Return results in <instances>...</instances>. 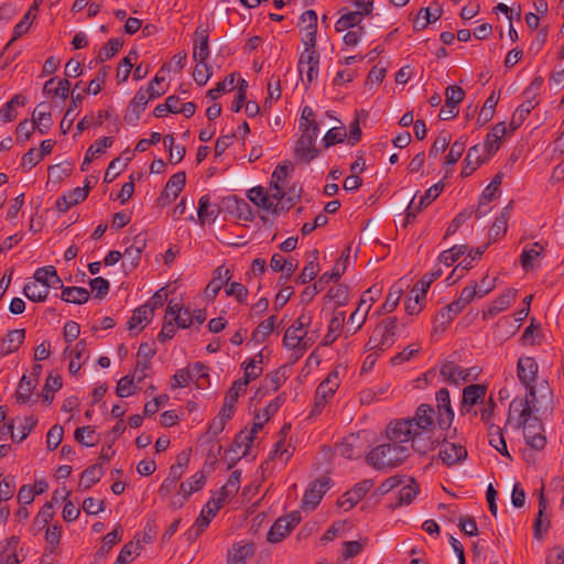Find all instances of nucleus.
Instances as JSON below:
<instances>
[{
  "mask_svg": "<svg viewBox=\"0 0 564 564\" xmlns=\"http://www.w3.org/2000/svg\"><path fill=\"white\" fill-rule=\"evenodd\" d=\"M497 104H498V98L495 96V94H491L486 99V101L478 115V118H477L478 126H484L492 119Z\"/></svg>",
  "mask_w": 564,
  "mask_h": 564,
  "instance_id": "0e129e2a",
  "label": "nucleus"
},
{
  "mask_svg": "<svg viewBox=\"0 0 564 564\" xmlns=\"http://www.w3.org/2000/svg\"><path fill=\"white\" fill-rule=\"evenodd\" d=\"M372 290L369 289L365 292V294L362 295V297L360 299L359 301V304H358V307L351 313V315L349 316V319H348V328H347V332L350 333V334H355L357 333L361 326L364 325V323L366 322V318H367V314L370 310V305H367V307L365 308L364 312H361V305H365L366 304V299L365 296L369 293H371Z\"/></svg>",
  "mask_w": 564,
  "mask_h": 564,
  "instance_id": "72a5a7b5",
  "label": "nucleus"
},
{
  "mask_svg": "<svg viewBox=\"0 0 564 564\" xmlns=\"http://www.w3.org/2000/svg\"><path fill=\"white\" fill-rule=\"evenodd\" d=\"M186 182L185 172H177L173 174L165 184L161 195L156 199V205L164 207L174 200L183 191Z\"/></svg>",
  "mask_w": 564,
  "mask_h": 564,
  "instance_id": "ddd939ff",
  "label": "nucleus"
},
{
  "mask_svg": "<svg viewBox=\"0 0 564 564\" xmlns=\"http://www.w3.org/2000/svg\"><path fill=\"white\" fill-rule=\"evenodd\" d=\"M263 427V422H253L250 431H240L232 443V446L229 452L236 453L237 448L245 447L242 456H247L248 451L252 446L253 440L257 433Z\"/></svg>",
  "mask_w": 564,
  "mask_h": 564,
  "instance_id": "393cba45",
  "label": "nucleus"
},
{
  "mask_svg": "<svg viewBox=\"0 0 564 564\" xmlns=\"http://www.w3.org/2000/svg\"><path fill=\"white\" fill-rule=\"evenodd\" d=\"M438 445H441L438 457L447 466L456 465L467 457V449L463 445L447 442L446 438Z\"/></svg>",
  "mask_w": 564,
  "mask_h": 564,
  "instance_id": "f3484780",
  "label": "nucleus"
},
{
  "mask_svg": "<svg viewBox=\"0 0 564 564\" xmlns=\"http://www.w3.org/2000/svg\"><path fill=\"white\" fill-rule=\"evenodd\" d=\"M240 478H241L240 470L232 471V474L229 476L227 482L218 491V494H217L218 497L215 498V500L218 501L220 505H224V502L229 497H234L239 490Z\"/></svg>",
  "mask_w": 564,
  "mask_h": 564,
  "instance_id": "a19ab883",
  "label": "nucleus"
},
{
  "mask_svg": "<svg viewBox=\"0 0 564 564\" xmlns=\"http://www.w3.org/2000/svg\"><path fill=\"white\" fill-rule=\"evenodd\" d=\"M357 437L350 435L345 438L337 447L339 454L348 459H355L361 456V451L356 449Z\"/></svg>",
  "mask_w": 564,
  "mask_h": 564,
  "instance_id": "680f3d73",
  "label": "nucleus"
},
{
  "mask_svg": "<svg viewBox=\"0 0 564 564\" xmlns=\"http://www.w3.org/2000/svg\"><path fill=\"white\" fill-rule=\"evenodd\" d=\"M306 332L303 335H299L296 330L289 327L283 336V345L289 349H306L307 341L305 340Z\"/></svg>",
  "mask_w": 564,
  "mask_h": 564,
  "instance_id": "6e6d98bb",
  "label": "nucleus"
},
{
  "mask_svg": "<svg viewBox=\"0 0 564 564\" xmlns=\"http://www.w3.org/2000/svg\"><path fill=\"white\" fill-rule=\"evenodd\" d=\"M409 485H404L398 495V502L392 505L391 508L395 509L402 505H410L419 492V486L413 478H410Z\"/></svg>",
  "mask_w": 564,
  "mask_h": 564,
  "instance_id": "5fc2aeb1",
  "label": "nucleus"
},
{
  "mask_svg": "<svg viewBox=\"0 0 564 564\" xmlns=\"http://www.w3.org/2000/svg\"><path fill=\"white\" fill-rule=\"evenodd\" d=\"M112 143H113L112 138L104 137V138L99 139L97 142H95L94 144H91L85 154L80 170L86 171L88 169V165L93 162V160L98 154L104 153L107 148L112 145Z\"/></svg>",
  "mask_w": 564,
  "mask_h": 564,
  "instance_id": "79ce46f5",
  "label": "nucleus"
},
{
  "mask_svg": "<svg viewBox=\"0 0 564 564\" xmlns=\"http://www.w3.org/2000/svg\"><path fill=\"white\" fill-rule=\"evenodd\" d=\"M284 380L285 372L282 368H279L265 376L263 380V389L265 391H276Z\"/></svg>",
  "mask_w": 564,
  "mask_h": 564,
  "instance_id": "774afa93",
  "label": "nucleus"
},
{
  "mask_svg": "<svg viewBox=\"0 0 564 564\" xmlns=\"http://www.w3.org/2000/svg\"><path fill=\"white\" fill-rule=\"evenodd\" d=\"M223 208L230 215L245 221H252L254 216L250 205L237 195H229L221 200Z\"/></svg>",
  "mask_w": 564,
  "mask_h": 564,
  "instance_id": "4468645a",
  "label": "nucleus"
},
{
  "mask_svg": "<svg viewBox=\"0 0 564 564\" xmlns=\"http://www.w3.org/2000/svg\"><path fill=\"white\" fill-rule=\"evenodd\" d=\"M442 15V9L435 8L432 12L430 8H421L416 19L414 20V25L419 30L425 29L430 23L437 21Z\"/></svg>",
  "mask_w": 564,
  "mask_h": 564,
  "instance_id": "864d4df0",
  "label": "nucleus"
},
{
  "mask_svg": "<svg viewBox=\"0 0 564 564\" xmlns=\"http://www.w3.org/2000/svg\"><path fill=\"white\" fill-rule=\"evenodd\" d=\"M467 250H468V247L466 245L454 246V247L443 251L440 254L438 260L441 263H444L445 265L449 267L455 261H457L459 259V257L465 254Z\"/></svg>",
  "mask_w": 564,
  "mask_h": 564,
  "instance_id": "338daca9",
  "label": "nucleus"
},
{
  "mask_svg": "<svg viewBox=\"0 0 564 564\" xmlns=\"http://www.w3.org/2000/svg\"><path fill=\"white\" fill-rule=\"evenodd\" d=\"M442 274L443 270L440 267L435 268L432 272L424 274L422 279L414 285L411 291V295L406 299L405 302V311L408 314L414 315L421 312L423 307L422 302L425 300L427 290L430 289L431 284Z\"/></svg>",
  "mask_w": 564,
  "mask_h": 564,
  "instance_id": "6e6552de",
  "label": "nucleus"
},
{
  "mask_svg": "<svg viewBox=\"0 0 564 564\" xmlns=\"http://www.w3.org/2000/svg\"><path fill=\"white\" fill-rule=\"evenodd\" d=\"M507 128L505 122L497 123L492 130L487 134L484 144V151L488 156H491L501 145V139L506 135Z\"/></svg>",
  "mask_w": 564,
  "mask_h": 564,
  "instance_id": "473e14b6",
  "label": "nucleus"
},
{
  "mask_svg": "<svg viewBox=\"0 0 564 564\" xmlns=\"http://www.w3.org/2000/svg\"><path fill=\"white\" fill-rule=\"evenodd\" d=\"M406 422H394L387 426V442L373 447L367 455V463L378 470L402 465L410 456Z\"/></svg>",
  "mask_w": 564,
  "mask_h": 564,
  "instance_id": "f257e3e1",
  "label": "nucleus"
},
{
  "mask_svg": "<svg viewBox=\"0 0 564 564\" xmlns=\"http://www.w3.org/2000/svg\"><path fill=\"white\" fill-rule=\"evenodd\" d=\"M221 507L223 505L216 501L215 498H212L202 509L198 518L195 520V523L205 530Z\"/></svg>",
  "mask_w": 564,
  "mask_h": 564,
  "instance_id": "de8ad7c7",
  "label": "nucleus"
},
{
  "mask_svg": "<svg viewBox=\"0 0 564 564\" xmlns=\"http://www.w3.org/2000/svg\"><path fill=\"white\" fill-rule=\"evenodd\" d=\"M247 197L258 207L263 210L271 212L274 206L273 202H271V196H269V192L264 189L262 186H256L248 191Z\"/></svg>",
  "mask_w": 564,
  "mask_h": 564,
  "instance_id": "37998d69",
  "label": "nucleus"
},
{
  "mask_svg": "<svg viewBox=\"0 0 564 564\" xmlns=\"http://www.w3.org/2000/svg\"><path fill=\"white\" fill-rule=\"evenodd\" d=\"M534 248L528 249L524 248L520 256V262L523 270L528 271L533 268L532 261L541 256L544 251V247L540 242L533 243Z\"/></svg>",
  "mask_w": 564,
  "mask_h": 564,
  "instance_id": "4d7b16f0",
  "label": "nucleus"
},
{
  "mask_svg": "<svg viewBox=\"0 0 564 564\" xmlns=\"http://www.w3.org/2000/svg\"><path fill=\"white\" fill-rule=\"evenodd\" d=\"M528 390V395L522 400L514 399L509 406L507 423L512 420V412H520V416L535 415L547 417L554 410L553 392L549 384L541 383Z\"/></svg>",
  "mask_w": 564,
  "mask_h": 564,
  "instance_id": "f03ea898",
  "label": "nucleus"
},
{
  "mask_svg": "<svg viewBox=\"0 0 564 564\" xmlns=\"http://www.w3.org/2000/svg\"><path fill=\"white\" fill-rule=\"evenodd\" d=\"M32 122L41 134H45L53 121L48 107L45 104H40L35 107L32 113Z\"/></svg>",
  "mask_w": 564,
  "mask_h": 564,
  "instance_id": "c9c22d12",
  "label": "nucleus"
},
{
  "mask_svg": "<svg viewBox=\"0 0 564 564\" xmlns=\"http://www.w3.org/2000/svg\"><path fill=\"white\" fill-rule=\"evenodd\" d=\"M62 388V378L57 376H53L52 373L48 376L43 391L42 399L46 404H51L54 399V392L58 391Z\"/></svg>",
  "mask_w": 564,
  "mask_h": 564,
  "instance_id": "bf43d9fd",
  "label": "nucleus"
},
{
  "mask_svg": "<svg viewBox=\"0 0 564 564\" xmlns=\"http://www.w3.org/2000/svg\"><path fill=\"white\" fill-rule=\"evenodd\" d=\"M25 338V329H13L8 332L3 338V344L7 345L6 349H1L2 355L11 354L19 349Z\"/></svg>",
  "mask_w": 564,
  "mask_h": 564,
  "instance_id": "3c124183",
  "label": "nucleus"
},
{
  "mask_svg": "<svg viewBox=\"0 0 564 564\" xmlns=\"http://www.w3.org/2000/svg\"><path fill=\"white\" fill-rule=\"evenodd\" d=\"M123 40L120 37H115L109 40L106 45L99 51V55L97 57L98 63H102L107 59L113 57L122 47Z\"/></svg>",
  "mask_w": 564,
  "mask_h": 564,
  "instance_id": "e2e57ef3",
  "label": "nucleus"
},
{
  "mask_svg": "<svg viewBox=\"0 0 564 564\" xmlns=\"http://www.w3.org/2000/svg\"><path fill=\"white\" fill-rule=\"evenodd\" d=\"M275 315L262 321L252 333V340L256 343H263L264 339L273 332Z\"/></svg>",
  "mask_w": 564,
  "mask_h": 564,
  "instance_id": "052dcab7",
  "label": "nucleus"
},
{
  "mask_svg": "<svg viewBox=\"0 0 564 564\" xmlns=\"http://www.w3.org/2000/svg\"><path fill=\"white\" fill-rule=\"evenodd\" d=\"M102 475L104 471L100 465L96 464L87 467L82 474V478L78 484L79 489L88 490L100 480Z\"/></svg>",
  "mask_w": 564,
  "mask_h": 564,
  "instance_id": "49530a36",
  "label": "nucleus"
},
{
  "mask_svg": "<svg viewBox=\"0 0 564 564\" xmlns=\"http://www.w3.org/2000/svg\"><path fill=\"white\" fill-rule=\"evenodd\" d=\"M373 481L371 479H365L354 486L352 489L348 490L341 500H338V505L343 508L351 509L357 502L362 499L366 494L371 489Z\"/></svg>",
  "mask_w": 564,
  "mask_h": 564,
  "instance_id": "412c9836",
  "label": "nucleus"
},
{
  "mask_svg": "<svg viewBox=\"0 0 564 564\" xmlns=\"http://www.w3.org/2000/svg\"><path fill=\"white\" fill-rule=\"evenodd\" d=\"M301 519L300 511H292L286 517H280L268 531L267 541L270 543L281 542L301 522Z\"/></svg>",
  "mask_w": 564,
  "mask_h": 564,
  "instance_id": "9d476101",
  "label": "nucleus"
},
{
  "mask_svg": "<svg viewBox=\"0 0 564 564\" xmlns=\"http://www.w3.org/2000/svg\"><path fill=\"white\" fill-rule=\"evenodd\" d=\"M62 290L61 300L66 303L73 304H85L88 302L90 294L89 292L82 286H64L59 288Z\"/></svg>",
  "mask_w": 564,
  "mask_h": 564,
  "instance_id": "58836bf2",
  "label": "nucleus"
},
{
  "mask_svg": "<svg viewBox=\"0 0 564 564\" xmlns=\"http://www.w3.org/2000/svg\"><path fill=\"white\" fill-rule=\"evenodd\" d=\"M36 383L31 379V377L23 375L20 379L15 399L18 403H36L37 398H33V390L35 389Z\"/></svg>",
  "mask_w": 564,
  "mask_h": 564,
  "instance_id": "f704fd0d",
  "label": "nucleus"
},
{
  "mask_svg": "<svg viewBox=\"0 0 564 564\" xmlns=\"http://www.w3.org/2000/svg\"><path fill=\"white\" fill-rule=\"evenodd\" d=\"M517 291L508 289L497 300H495L487 310L482 311V318L488 319L505 311L516 299Z\"/></svg>",
  "mask_w": 564,
  "mask_h": 564,
  "instance_id": "c85d7f7f",
  "label": "nucleus"
},
{
  "mask_svg": "<svg viewBox=\"0 0 564 564\" xmlns=\"http://www.w3.org/2000/svg\"><path fill=\"white\" fill-rule=\"evenodd\" d=\"M362 19L364 13L359 9L346 12L337 20L335 29L337 32H344L350 28L359 25Z\"/></svg>",
  "mask_w": 564,
  "mask_h": 564,
  "instance_id": "8fccbe9b",
  "label": "nucleus"
},
{
  "mask_svg": "<svg viewBox=\"0 0 564 564\" xmlns=\"http://www.w3.org/2000/svg\"><path fill=\"white\" fill-rule=\"evenodd\" d=\"M397 317L391 316L377 324L366 345L368 350L383 351L394 344L397 335Z\"/></svg>",
  "mask_w": 564,
  "mask_h": 564,
  "instance_id": "0eeeda50",
  "label": "nucleus"
},
{
  "mask_svg": "<svg viewBox=\"0 0 564 564\" xmlns=\"http://www.w3.org/2000/svg\"><path fill=\"white\" fill-rule=\"evenodd\" d=\"M350 256V246H348L341 253L340 258L337 260L335 265H333V270L330 273H324L318 280V283H329L330 281H338L339 278L344 274L347 261Z\"/></svg>",
  "mask_w": 564,
  "mask_h": 564,
  "instance_id": "ea45409f",
  "label": "nucleus"
},
{
  "mask_svg": "<svg viewBox=\"0 0 564 564\" xmlns=\"http://www.w3.org/2000/svg\"><path fill=\"white\" fill-rule=\"evenodd\" d=\"M162 82H164V77L155 75L153 80L150 83L148 89L144 90L143 88H140L135 93L134 97L131 99L129 105L143 112L149 100L158 98L165 94V90H163V89L153 88V83H162Z\"/></svg>",
  "mask_w": 564,
  "mask_h": 564,
  "instance_id": "a211bd4d",
  "label": "nucleus"
},
{
  "mask_svg": "<svg viewBox=\"0 0 564 564\" xmlns=\"http://www.w3.org/2000/svg\"><path fill=\"white\" fill-rule=\"evenodd\" d=\"M206 482V475L203 470L197 471L191 478L183 481L180 486V494L182 495V500L178 502H173L175 506L181 507L183 505V500L187 499L192 494L200 490Z\"/></svg>",
  "mask_w": 564,
  "mask_h": 564,
  "instance_id": "bb28decb",
  "label": "nucleus"
},
{
  "mask_svg": "<svg viewBox=\"0 0 564 564\" xmlns=\"http://www.w3.org/2000/svg\"><path fill=\"white\" fill-rule=\"evenodd\" d=\"M317 13L314 10H306L300 17V28L305 33L302 41H316Z\"/></svg>",
  "mask_w": 564,
  "mask_h": 564,
  "instance_id": "7c9ffc66",
  "label": "nucleus"
},
{
  "mask_svg": "<svg viewBox=\"0 0 564 564\" xmlns=\"http://www.w3.org/2000/svg\"><path fill=\"white\" fill-rule=\"evenodd\" d=\"M122 528L121 525L116 527L111 532L106 534L102 539V544L96 552V556L104 557L106 556L111 547L119 543L122 539Z\"/></svg>",
  "mask_w": 564,
  "mask_h": 564,
  "instance_id": "603ef678",
  "label": "nucleus"
},
{
  "mask_svg": "<svg viewBox=\"0 0 564 564\" xmlns=\"http://www.w3.org/2000/svg\"><path fill=\"white\" fill-rule=\"evenodd\" d=\"M443 188H444L443 183L438 182V183L434 184L433 186H431L429 189H426L424 195H422L420 197V200L417 204H415L414 197H413L405 210L404 226H406L408 224L413 221L415 219V217L417 216V214L421 213V210L424 207L429 206L434 199H436L438 197V195L441 194V192L443 191Z\"/></svg>",
  "mask_w": 564,
  "mask_h": 564,
  "instance_id": "f8f14e48",
  "label": "nucleus"
},
{
  "mask_svg": "<svg viewBox=\"0 0 564 564\" xmlns=\"http://www.w3.org/2000/svg\"><path fill=\"white\" fill-rule=\"evenodd\" d=\"M440 372L444 379L453 384H459L462 381L466 382L469 380L468 371L457 367L453 361L443 362Z\"/></svg>",
  "mask_w": 564,
  "mask_h": 564,
  "instance_id": "2f4dec72",
  "label": "nucleus"
},
{
  "mask_svg": "<svg viewBox=\"0 0 564 564\" xmlns=\"http://www.w3.org/2000/svg\"><path fill=\"white\" fill-rule=\"evenodd\" d=\"M304 44V52L300 55L299 72L302 75L306 73L307 83H312L318 75L319 54L315 46L316 41H302Z\"/></svg>",
  "mask_w": 564,
  "mask_h": 564,
  "instance_id": "1a4fd4ad",
  "label": "nucleus"
},
{
  "mask_svg": "<svg viewBox=\"0 0 564 564\" xmlns=\"http://www.w3.org/2000/svg\"><path fill=\"white\" fill-rule=\"evenodd\" d=\"M434 409L430 404H421L413 417L402 419L401 421H409L412 427L417 430H434Z\"/></svg>",
  "mask_w": 564,
  "mask_h": 564,
  "instance_id": "4be33fe9",
  "label": "nucleus"
},
{
  "mask_svg": "<svg viewBox=\"0 0 564 564\" xmlns=\"http://www.w3.org/2000/svg\"><path fill=\"white\" fill-rule=\"evenodd\" d=\"M209 28L205 24H199L194 33V52L193 58L196 62H205L209 56Z\"/></svg>",
  "mask_w": 564,
  "mask_h": 564,
  "instance_id": "6ab92c4d",
  "label": "nucleus"
},
{
  "mask_svg": "<svg viewBox=\"0 0 564 564\" xmlns=\"http://www.w3.org/2000/svg\"><path fill=\"white\" fill-rule=\"evenodd\" d=\"M477 284L464 288L459 297L441 308L434 318V332H444L452 321L476 297Z\"/></svg>",
  "mask_w": 564,
  "mask_h": 564,
  "instance_id": "39448f33",
  "label": "nucleus"
},
{
  "mask_svg": "<svg viewBox=\"0 0 564 564\" xmlns=\"http://www.w3.org/2000/svg\"><path fill=\"white\" fill-rule=\"evenodd\" d=\"M481 151L484 150L479 144H476L468 150L465 158V166L462 170L463 177L471 175L479 165L487 161L489 156L487 154L481 155Z\"/></svg>",
  "mask_w": 564,
  "mask_h": 564,
  "instance_id": "c756f323",
  "label": "nucleus"
},
{
  "mask_svg": "<svg viewBox=\"0 0 564 564\" xmlns=\"http://www.w3.org/2000/svg\"><path fill=\"white\" fill-rule=\"evenodd\" d=\"M82 100H83L82 94L74 95V93H72V101H70V104L61 121V124H59L63 133H67V131L72 128L74 118H69V117L79 107Z\"/></svg>",
  "mask_w": 564,
  "mask_h": 564,
  "instance_id": "13d9d810",
  "label": "nucleus"
},
{
  "mask_svg": "<svg viewBox=\"0 0 564 564\" xmlns=\"http://www.w3.org/2000/svg\"><path fill=\"white\" fill-rule=\"evenodd\" d=\"M437 402V424L441 429H448L454 420V411L451 405L449 391L446 388L436 393Z\"/></svg>",
  "mask_w": 564,
  "mask_h": 564,
  "instance_id": "dca6fc26",
  "label": "nucleus"
},
{
  "mask_svg": "<svg viewBox=\"0 0 564 564\" xmlns=\"http://www.w3.org/2000/svg\"><path fill=\"white\" fill-rule=\"evenodd\" d=\"M486 387L482 384H470L467 386L463 391V400H462V413L464 411H468V406L477 404L485 398Z\"/></svg>",
  "mask_w": 564,
  "mask_h": 564,
  "instance_id": "e433bc0d",
  "label": "nucleus"
},
{
  "mask_svg": "<svg viewBox=\"0 0 564 564\" xmlns=\"http://www.w3.org/2000/svg\"><path fill=\"white\" fill-rule=\"evenodd\" d=\"M51 288H63V281L58 276L54 265H46L35 270L33 281L23 286V294L32 302H44Z\"/></svg>",
  "mask_w": 564,
  "mask_h": 564,
  "instance_id": "7ed1b4c3",
  "label": "nucleus"
},
{
  "mask_svg": "<svg viewBox=\"0 0 564 564\" xmlns=\"http://www.w3.org/2000/svg\"><path fill=\"white\" fill-rule=\"evenodd\" d=\"M301 137L296 141L294 148V158L296 163L308 164L311 161L319 155V150L316 148V140L319 133L318 123H304L300 122Z\"/></svg>",
  "mask_w": 564,
  "mask_h": 564,
  "instance_id": "20e7f679",
  "label": "nucleus"
},
{
  "mask_svg": "<svg viewBox=\"0 0 564 564\" xmlns=\"http://www.w3.org/2000/svg\"><path fill=\"white\" fill-rule=\"evenodd\" d=\"M138 58L137 51L132 50L129 52L128 56L123 57L119 63L117 69V78L119 83H123L129 78L131 69L133 67L132 59Z\"/></svg>",
  "mask_w": 564,
  "mask_h": 564,
  "instance_id": "69168bd1",
  "label": "nucleus"
},
{
  "mask_svg": "<svg viewBox=\"0 0 564 564\" xmlns=\"http://www.w3.org/2000/svg\"><path fill=\"white\" fill-rule=\"evenodd\" d=\"M231 278L232 273L228 268H225V265L217 267L213 272L212 280L205 289L206 296L214 300L221 288L228 284Z\"/></svg>",
  "mask_w": 564,
  "mask_h": 564,
  "instance_id": "5701e85b",
  "label": "nucleus"
},
{
  "mask_svg": "<svg viewBox=\"0 0 564 564\" xmlns=\"http://www.w3.org/2000/svg\"><path fill=\"white\" fill-rule=\"evenodd\" d=\"M43 0H34L33 4L31 6V8L28 10V12L24 14V17L22 18V20L14 26V30H13V36L12 39L10 40V42L7 44L6 48L13 42L15 41L17 39H19L20 36H22L23 34H25L29 29H30V25L32 23V19L35 18V15L33 14V11H36L37 10V7L39 4L42 2Z\"/></svg>",
  "mask_w": 564,
  "mask_h": 564,
  "instance_id": "a18cd8bd",
  "label": "nucleus"
},
{
  "mask_svg": "<svg viewBox=\"0 0 564 564\" xmlns=\"http://www.w3.org/2000/svg\"><path fill=\"white\" fill-rule=\"evenodd\" d=\"M337 371L330 372L325 380H323L317 389H316V402L315 408H318L323 403L327 401L336 391L338 388V381H337Z\"/></svg>",
  "mask_w": 564,
  "mask_h": 564,
  "instance_id": "cd10ccee",
  "label": "nucleus"
},
{
  "mask_svg": "<svg viewBox=\"0 0 564 564\" xmlns=\"http://www.w3.org/2000/svg\"><path fill=\"white\" fill-rule=\"evenodd\" d=\"M89 189L90 186L86 185L68 191L56 200L57 210L61 213H66L72 206L85 200L88 196Z\"/></svg>",
  "mask_w": 564,
  "mask_h": 564,
  "instance_id": "b1692460",
  "label": "nucleus"
},
{
  "mask_svg": "<svg viewBox=\"0 0 564 564\" xmlns=\"http://www.w3.org/2000/svg\"><path fill=\"white\" fill-rule=\"evenodd\" d=\"M510 208L511 203L502 209L499 216L496 217L492 227L489 230V242L497 241L507 234Z\"/></svg>",
  "mask_w": 564,
  "mask_h": 564,
  "instance_id": "4c0bfd02",
  "label": "nucleus"
},
{
  "mask_svg": "<svg viewBox=\"0 0 564 564\" xmlns=\"http://www.w3.org/2000/svg\"><path fill=\"white\" fill-rule=\"evenodd\" d=\"M488 437H489V444L496 451H498L505 457L511 458V455L507 448V443H506L502 430L499 426L491 423L488 427Z\"/></svg>",
  "mask_w": 564,
  "mask_h": 564,
  "instance_id": "c03bdc74",
  "label": "nucleus"
},
{
  "mask_svg": "<svg viewBox=\"0 0 564 564\" xmlns=\"http://www.w3.org/2000/svg\"><path fill=\"white\" fill-rule=\"evenodd\" d=\"M220 213V209L217 205L214 207H210V198L209 195H203L198 200V210H197V217L200 225H204L205 221L213 217L215 220Z\"/></svg>",
  "mask_w": 564,
  "mask_h": 564,
  "instance_id": "09e8293b",
  "label": "nucleus"
},
{
  "mask_svg": "<svg viewBox=\"0 0 564 564\" xmlns=\"http://www.w3.org/2000/svg\"><path fill=\"white\" fill-rule=\"evenodd\" d=\"M409 427V435L405 436L406 444L411 441L412 444L410 448H413L419 454L425 455L426 453L433 451L440 442L433 438V430H417L412 427V424L409 421H405Z\"/></svg>",
  "mask_w": 564,
  "mask_h": 564,
  "instance_id": "9b49d317",
  "label": "nucleus"
},
{
  "mask_svg": "<svg viewBox=\"0 0 564 564\" xmlns=\"http://www.w3.org/2000/svg\"><path fill=\"white\" fill-rule=\"evenodd\" d=\"M539 366L533 357H520L517 364V372L520 382L530 389L534 387L532 383L535 381Z\"/></svg>",
  "mask_w": 564,
  "mask_h": 564,
  "instance_id": "aec40b11",
  "label": "nucleus"
},
{
  "mask_svg": "<svg viewBox=\"0 0 564 564\" xmlns=\"http://www.w3.org/2000/svg\"><path fill=\"white\" fill-rule=\"evenodd\" d=\"M329 488V478L316 479L311 482L303 496V507L314 510Z\"/></svg>",
  "mask_w": 564,
  "mask_h": 564,
  "instance_id": "2eb2a0df",
  "label": "nucleus"
},
{
  "mask_svg": "<svg viewBox=\"0 0 564 564\" xmlns=\"http://www.w3.org/2000/svg\"><path fill=\"white\" fill-rule=\"evenodd\" d=\"M541 417L535 415H518L516 427L523 429L525 444L535 451H542L546 445V436Z\"/></svg>",
  "mask_w": 564,
  "mask_h": 564,
  "instance_id": "423d86ee",
  "label": "nucleus"
},
{
  "mask_svg": "<svg viewBox=\"0 0 564 564\" xmlns=\"http://www.w3.org/2000/svg\"><path fill=\"white\" fill-rule=\"evenodd\" d=\"M256 552V546L252 542L248 543H234L227 553L228 564H246L247 558L251 557Z\"/></svg>",
  "mask_w": 564,
  "mask_h": 564,
  "instance_id": "a878e982",
  "label": "nucleus"
}]
</instances>
